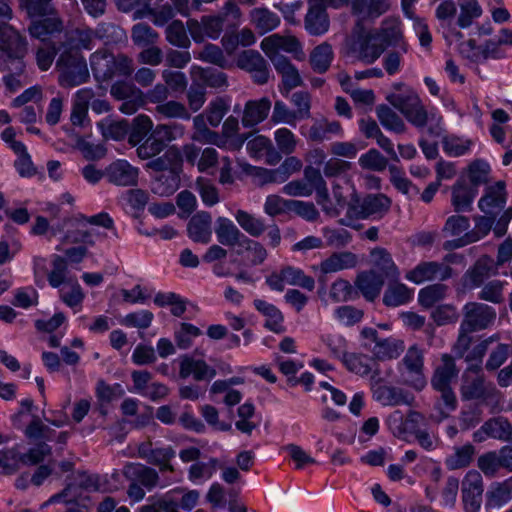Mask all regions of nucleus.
<instances>
[{
	"label": "nucleus",
	"mask_w": 512,
	"mask_h": 512,
	"mask_svg": "<svg viewBox=\"0 0 512 512\" xmlns=\"http://www.w3.org/2000/svg\"><path fill=\"white\" fill-rule=\"evenodd\" d=\"M440 393L439 398L435 401L434 410L436 414L433 416L436 421L440 422L446 419L451 412L457 408V398L452 387L433 388Z\"/></svg>",
	"instance_id": "38"
},
{
	"label": "nucleus",
	"mask_w": 512,
	"mask_h": 512,
	"mask_svg": "<svg viewBox=\"0 0 512 512\" xmlns=\"http://www.w3.org/2000/svg\"><path fill=\"white\" fill-rule=\"evenodd\" d=\"M453 269L445 263L423 261L406 274V279L420 284L426 281H445L452 277Z\"/></svg>",
	"instance_id": "12"
},
{
	"label": "nucleus",
	"mask_w": 512,
	"mask_h": 512,
	"mask_svg": "<svg viewBox=\"0 0 512 512\" xmlns=\"http://www.w3.org/2000/svg\"><path fill=\"white\" fill-rule=\"evenodd\" d=\"M342 362L350 372L366 376L372 371L374 359L361 353H347L343 354Z\"/></svg>",
	"instance_id": "45"
},
{
	"label": "nucleus",
	"mask_w": 512,
	"mask_h": 512,
	"mask_svg": "<svg viewBox=\"0 0 512 512\" xmlns=\"http://www.w3.org/2000/svg\"><path fill=\"white\" fill-rule=\"evenodd\" d=\"M387 100L411 125L417 129L428 126V134L433 137L441 136V117L429 113L414 90L407 89L399 94H391Z\"/></svg>",
	"instance_id": "2"
},
{
	"label": "nucleus",
	"mask_w": 512,
	"mask_h": 512,
	"mask_svg": "<svg viewBox=\"0 0 512 512\" xmlns=\"http://www.w3.org/2000/svg\"><path fill=\"white\" fill-rule=\"evenodd\" d=\"M212 217L208 212L195 214L188 223L189 237L199 243H208L212 235Z\"/></svg>",
	"instance_id": "32"
},
{
	"label": "nucleus",
	"mask_w": 512,
	"mask_h": 512,
	"mask_svg": "<svg viewBox=\"0 0 512 512\" xmlns=\"http://www.w3.org/2000/svg\"><path fill=\"white\" fill-rule=\"evenodd\" d=\"M412 297V290L398 282L389 283L383 295V303L387 307H398L406 304Z\"/></svg>",
	"instance_id": "46"
},
{
	"label": "nucleus",
	"mask_w": 512,
	"mask_h": 512,
	"mask_svg": "<svg viewBox=\"0 0 512 512\" xmlns=\"http://www.w3.org/2000/svg\"><path fill=\"white\" fill-rule=\"evenodd\" d=\"M253 304L254 307L266 317L265 327L267 329L277 334L285 331L282 325L284 316L276 306L261 299H255Z\"/></svg>",
	"instance_id": "36"
},
{
	"label": "nucleus",
	"mask_w": 512,
	"mask_h": 512,
	"mask_svg": "<svg viewBox=\"0 0 512 512\" xmlns=\"http://www.w3.org/2000/svg\"><path fill=\"white\" fill-rule=\"evenodd\" d=\"M165 38L168 43L178 48L188 49L191 45L186 27L181 20H173L167 25Z\"/></svg>",
	"instance_id": "48"
},
{
	"label": "nucleus",
	"mask_w": 512,
	"mask_h": 512,
	"mask_svg": "<svg viewBox=\"0 0 512 512\" xmlns=\"http://www.w3.org/2000/svg\"><path fill=\"white\" fill-rule=\"evenodd\" d=\"M371 259L374 266L381 271V274L386 278L397 279L399 271L390 255V253L381 247L374 248L371 253Z\"/></svg>",
	"instance_id": "44"
},
{
	"label": "nucleus",
	"mask_w": 512,
	"mask_h": 512,
	"mask_svg": "<svg viewBox=\"0 0 512 512\" xmlns=\"http://www.w3.org/2000/svg\"><path fill=\"white\" fill-rule=\"evenodd\" d=\"M216 369L208 365L203 359H196L185 354L179 358V377L186 379L190 376L195 381H210L216 376Z\"/></svg>",
	"instance_id": "18"
},
{
	"label": "nucleus",
	"mask_w": 512,
	"mask_h": 512,
	"mask_svg": "<svg viewBox=\"0 0 512 512\" xmlns=\"http://www.w3.org/2000/svg\"><path fill=\"white\" fill-rule=\"evenodd\" d=\"M490 438L508 441L512 437V424L504 417H495L485 422Z\"/></svg>",
	"instance_id": "55"
},
{
	"label": "nucleus",
	"mask_w": 512,
	"mask_h": 512,
	"mask_svg": "<svg viewBox=\"0 0 512 512\" xmlns=\"http://www.w3.org/2000/svg\"><path fill=\"white\" fill-rule=\"evenodd\" d=\"M460 14L457 24L461 28L469 27L475 18L482 14V9L477 0H460Z\"/></svg>",
	"instance_id": "61"
},
{
	"label": "nucleus",
	"mask_w": 512,
	"mask_h": 512,
	"mask_svg": "<svg viewBox=\"0 0 512 512\" xmlns=\"http://www.w3.org/2000/svg\"><path fill=\"white\" fill-rule=\"evenodd\" d=\"M155 113L165 119L189 120L191 112L187 106L176 100H167L161 105H156Z\"/></svg>",
	"instance_id": "49"
},
{
	"label": "nucleus",
	"mask_w": 512,
	"mask_h": 512,
	"mask_svg": "<svg viewBox=\"0 0 512 512\" xmlns=\"http://www.w3.org/2000/svg\"><path fill=\"white\" fill-rule=\"evenodd\" d=\"M90 66L97 81H108L116 75L130 76L134 71L132 58L108 51L94 52L90 57Z\"/></svg>",
	"instance_id": "4"
},
{
	"label": "nucleus",
	"mask_w": 512,
	"mask_h": 512,
	"mask_svg": "<svg viewBox=\"0 0 512 512\" xmlns=\"http://www.w3.org/2000/svg\"><path fill=\"white\" fill-rule=\"evenodd\" d=\"M152 133L166 147L168 143L184 136L185 127L179 123L158 124L152 130Z\"/></svg>",
	"instance_id": "57"
},
{
	"label": "nucleus",
	"mask_w": 512,
	"mask_h": 512,
	"mask_svg": "<svg viewBox=\"0 0 512 512\" xmlns=\"http://www.w3.org/2000/svg\"><path fill=\"white\" fill-rule=\"evenodd\" d=\"M498 269L495 261L488 255H482L463 274L461 282L465 290H472L481 287L490 276L496 275Z\"/></svg>",
	"instance_id": "14"
},
{
	"label": "nucleus",
	"mask_w": 512,
	"mask_h": 512,
	"mask_svg": "<svg viewBox=\"0 0 512 512\" xmlns=\"http://www.w3.org/2000/svg\"><path fill=\"white\" fill-rule=\"evenodd\" d=\"M182 161L180 150L172 146L166 152L156 158H152L146 167L156 172H167L169 169L176 167Z\"/></svg>",
	"instance_id": "47"
},
{
	"label": "nucleus",
	"mask_w": 512,
	"mask_h": 512,
	"mask_svg": "<svg viewBox=\"0 0 512 512\" xmlns=\"http://www.w3.org/2000/svg\"><path fill=\"white\" fill-rule=\"evenodd\" d=\"M131 39L136 46L148 47L155 44L159 34L146 23H137L131 29Z\"/></svg>",
	"instance_id": "53"
},
{
	"label": "nucleus",
	"mask_w": 512,
	"mask_h": 512,
	"mask_svg": "<svg viewBox=\"0 0 512 512\" xmlns=\"http://www.w3.org/2000/svg\"><path fill=\"white\" fill-rule=\"evenodd\" d=\"M391 201L384 194H370L348 206L347 218L352 219H378L382 218L390 209Z\"/></svg>",
	"instance_id": "7"
},
{
	"label": "nucleus",
	"mask_w": 512,
	"mask_h": 512,
	"mask_svg": "<svg viewBox=\"0 0 512 512\" xmlns=\"http://www.w3.org/2000/svg\"><path fill=\"white\" fill-rule=\"evenodd\" d=\"M27 54H12L7 56H0V70L6 74L16 76L26 75V62L25 57Z\"/></svg>",
	"instance_id": "58"
},
{
	"label": "nucleus",
	"mask_w": 512,
	"mask_h": 512,
	"mask_svg": "<svg viewBox=\"0 0 512 512\" xmlns=\"http://www.w3.org/2000/svg\"><path fill=\"white\" fill-rule=\"evenodd\" d=\"M68 265L65 258L59 255H54L52 259V270L47 274V279L53 288H58L64 283L72 282L67 279Z\"/></svg>",
	"instance_id": "54"
},
{
	"label": "nucleus",
	"mask_w": 512,
	"mask_h": 512,
	"mask_svg": "<svg viewBox=\"0 0 512 512\" xmlns=\"http://www.w3.org/2000/svg\"><path fill=\"white\" fill-rule=\"evenodd\" d=\"M98 127L105 139L122 140L128 133L129 125L126 120L114 121L106 118L100 121Z\"/></svg>",
	"instance_id": "52"
},
{
	"label": "nucleus",
	"mask_w": 512,
	"mask_h": 512,
	"mask_svg": "<svg viewBox=\"0 0 512 512\" xmlns=\"http://www.w3.org/2000/svg\"><path fill=\"white\" fill-rule=\"evenodd\" d=\"M385 50L390 46H399L403 53H407L408 45L405 41L401 21L398 18H386L381 26L374 32Z\"/></svg>",
	"instance_id": "19"
},
{
	"label": "nucleus",
	"mask_w": 512,
	"mask_h": 512,
	"mask_svg": "<svg viewBox=\"0 0 512 512\" xmlns=\"http://www.w3.org/2000/svg\"><path fill=\"white\" fill-rule=\"evenodd\" d=\"M459 369L455 359L450 354H443L440 364L434 369L431 377L432 388L451 387L452 381L458 376Z\"/></svg>",
	"instance_id": "26"
},
{
	"label": "nucleus",
	"mask_w": 512,
	"mask_h": 512,
	"mask_svg": "<svg viewBox=\"0 0 512 512\" xmlns=\"http://www.w3.org/2000/svg\"><path fill=\"white\" fill-rule=\"evenodd\" d=\"M242 18V11L235 0H227L216 14L204 15L200 20L190 18L187 29L195 43H203L206 38L216 40L224 30H235Z\"/></svg>",
	"instance_id": "1"
},
{
	"label": "nucleus",
	"mask_w": 512,
	"mask_h": 512,
	"mask_svg": "<svg viewBox=\"0 0 512 512\" xmlns=\"http://www.w3.org/2000/svg\"><path fill=\"white\" fill-rule=\"evenodd\" d=\"M505 282L500 280H492L483 284L481 291L478 294V298L482 301L490 302L493 304H500L504 301V290Z\"/></svg>",
	"instance_id": "62"
},
{
	"label": "nucleus",
	"mask_w": 512,
	"mask_h": 512,
	"mask_svg": "<svg viewBox=\"0 0 512 512\" xmlns=\"http://www.w3.org/2000/svg\"><path fill=\"white\" fill-rule=\"evenodd\" d=\"M249 20L260 35L275 30L281 23L280 16L267 7H255L250 10Z\"/></svg>",
	"instance_id": "27"
},
{
	"label": "nucleus",
	"mask_w": 512,
	"mask_h": 512,
	"mask_svg": "<svg viewBox=\"0 0 512 512\" xmlns=\"http://www.w3.org/2000/svg\"><path fill=\"white\" fill-rule=\"evenodd\" d=\"M402 363L409 374L406 384L416 391H422L427 385L424 375V352L417 345L408 348Z\"/></svg>",
	"instance_id": "11"
},
{
	"label": "nucleus",
	"mask_w": 512,
	"mask_h": 512,
	"mask_svg": "<svg viewBox=\"0 0 512 512\" xmlns=\"http://www.w3.org/2000/svg\"><path fill=\"white\" fill-rule=\"evenodd\" d=\"M461 325L474 332L492 327L497 318V312L488 304L482 302H467L462 308Z\"/></svg>",
	"instance_id": "8"
},
{
	"label": "nucleus",
	"mask_w": 512,
	"mask_h": 512,
	"mask_svg": "<svg viewBox=\"0 0 512 512\" xmlns=\"http://www.w3.org/2000/svg\"><path fill=\"white\" fill-rule=\"evenodd\" d=\"M352 13L358 17L360 22L374 19L384 14L389 9L388 0H352Z\"/></svg>",
	"instance_id": "29"
},
{
	"label": "nucleus",
	"mask_w": 512,
	"mask_h": 512,
	"mask_svg": "<svg viewBox=\"0 0 512 512\" xmlns=\"http://www.w3.org/2000/svg\"><path fill=\"white\" fill-rule=\"evenodd\" d=\"M237 256H246L249 265L259 266L264 263L268 256L266 248L258 241L249 238L247 235L242 237V240L234 249Z\"/></svg>",
	"instance_id": "31"
},
{
	"label": "nucleus",
	"mask_w": 512,
	"mask_h": 512,
	"mask_svg": "<svg viewBox=\"0 0 512 512\" xmlns=\"http://www.w3.org/2000/svg\"><path fill=\"white\" fill-rule=\"evenodd\" d=\"M138 177L139 169L124 159H117L105 168V178L116 186H136Z\"/></svg>",
	"instance_id": "17"
},
{
	"label": "nucleus",
	"mask_w": 512,
	"mask_h": 512,
	"mask_svg": "<svg viewBox=\"0 0 512 512\" xmlns=\"http://www.w3.org/2000/svg\"><path fill=\"white\" fill-rule=\"evenodd\" d=\"M52 448L45 442H40L34 447L30 448L26 453H23L19 457V461L24 465H37L45 460L46 457L50 456Z\"/></svg>",
	"instance_id": "63"
},
{
	"label": "nucleus",
	"mask_w": 512,
	"mask_h": 512,
	"mask_svg": "<svg viewBox=\"0 0 512 512\" xmlns=\"http://www.w3.org/2000/svg\"><path fill=\"white\" fill-rule=\"evenodd\" d=\"M384 51L385 45L381 44L374 32L359 34L349 45V53L366 65L373 64Z\"/></svg>",
	"instance_id": "10"
},
{
	"label": "nucleus",
	"mask_w": 512,
	"mask_h": 512,
	"mask_svg": "<svg viewBox=\"0 0 512 512\" xmlns=\"http://www.w3.org/2000/svg\"><path fill=\"white\" fill-rule=\"evenodd\" d=\"M271 62L275 70L281 75L285 89L291 90L302 85V78L297 68L287 57H278Z\"/></svg>",
	"instance_id": "37"
},
{
	"label": "nucleus",
	"mask_w": 512,
	"mask_h": 512,
	"mask_svg": "<svg viewBox=\"0 0 512 512\" xmlns=\"http://www.w3.org/2000/svg\"><path fill=\"white\" fill-rule=\"evenodd\" d=\"M374 399L384 406H413L415 396L402 388L384 385L374 389Z\"/></svg>",
	"instance_id": "22"
},
{
	"label": "nucleus",
	"mask_w": 512,
	"mask_h": 512,
	"mask_svg": "<svg viewBox=\"0 0 512 512\" xmlns=\"http://www.w3.org/2000/svg\"><path fill=\"white\" fill-rule=\"evenodd\" d=\"M495 215H484L475 218V229L467 232L461 239L456 241L455 247H460L478 241L486 236L491 230L495 219Z\"/></svg>",
	"instance_id": "43"
},
{
	"label": "nucleus",
	"mask_w": 512,
	"mask_h": 512,
	"mask_svg": "<svg viewBox=\"0 0 512 512\" xmlns=\"http://www.w3.org/2000/svg\"><path fill=\"white\" fill-rule=\"evenodd\" d=\"M448 287L442 283H435L422 288L418 294V301L422 307L431 308L446 297Z\"/></svg>",
	"instance_id": "51"
},
{
	"label": "nucleus",
	"mask_w": 512,
	"mask_h": 512,
	"mask_svg": "<svg viewBox=\"0 0 512 512\" xmlns=\"http://www.w3.org/2000/svg\"><path fill=\"white\" fill-rule=\"evenodd\" d=\"M475 447L471 443L455 446L453 452L445 459V466L449 470H457L468 467L475 455Z\"/></svg>",
	"instance_id": "42"
},
{
	"label": "nucleus",
	"mask_w": 512,
	"mask_h": 512,
	"mask_svg": "<svg viewBox=\"0 0 512 512\" xmlns=\"http://www.w3.org/2000/svg\"><path fill=\"white\" fill-rule=\"evenodd\" d=\"M383 285V276L373 270L360 273L355 280V286L367 301H374L379 296Z\"/></svg>",
	"instance_id": "30"
},
{
	"label": "nucleus",
	"mask_w": 512,
	"mask_h": 512,
	"mask_svg": "<svg viewBox=\"0 0 512 512\" xmlns=\"http://www.w3.org/2000/svg\"><path fill=\"white\" fill-rule=\"evenodd\" d=\"M363 347L372 353L375 360L385 361L399 357L405 349L404 342L392 337L385 338L381 343L371 346L370 343H363Z\"/></svg>",
	"instance_id": "28"
},
{
	"label": "nucleus",
	"mask_w": 512,
	"mask_h": 512,
	"mask_svg": "<svg viewBox=\"0 0 512 512\" xmlns=\"http://www.w3.org/2000/svg\"><path fill=\"white\" fill-rule=\"evenodd\" d=\"M215 234L221 245L231 247L233 250L242 240V237L245 236V234L226 217H218L216 219Z\"/></svg>",
	"instance_id": "33"
},
{
	"label": "nucleus",
	"mask_w": 512,
	"mask_h": 512,
	"mask_svg": "<svg viewBox=\"0 0 512 512\" xmlns=\"http://www.w3.org/2000/svg\"><path fill=\"white\" fill-rule=\"evenodd\" d=\"M234 216L239 226L252 237H259L266 230L264 221L247 211L237 210Z\"/></svg>",
	"instance_id": "50"
},
{
	"label": "nucleus",
	"mask_w": 512,
	"mask_h": 512,
	"mask_svg": "<svg viewBox=\"0 0 512 512\" xmlns=\"http://www.w3.org/2000/svg\"><path fill=\"white\" fill-rule=\"evenodd\" d=\"M176 170L177 167H173L155 177L151 183L152 192L162 197L174 194L180 184V177Z\"/></svg>",
	"instance_id": "35"
},
{
	"label": "nucleus",
	"mask_w": 512,
	"mask_h": 512,
	"mask_svg": "<svg viewBox=\"0 0 512 512\" xmlns=\"http://www.w3.org/2000/svg\"><path fill=\"white\" fill-rule=\"evenodd\" d=\"M59 72L58 83L61 87L72 88L88 81L90 75L82 54L62 52L56 61Z\"/></svg>",
	"instance_id": "5"
},
{
	"label": "nucleus",
	"mask_w": 512,
	"mask_h": 512,
	"mask_svg": "<svg viewBox=\"0 0 512 512\" xmlns=\"http://www.w3.org/2000/svg\"><path fill=\"white\" fill-rule=\"evenodd\" d=\"M459 391L463 401H479L491 406L502 401V393L494 383L487 381L479 364H471L463 371Z\"/></svg>",
	"instance_id": "3"
},
{
	"label": "nucleus",
	"mask_w": 512,
	"mask_h": 512,
	"mask_svg": "<svg viewBox=\"0 0 512 512\" xmlns=\"http://www.w3.org/2000/svg\"><path fill=\"white\" fill-rule=\"evenodd\" d=\"M376 115L381 125L396 134H403L407 130L404 120L390 106L380 104L376 107Z\"/></svg>",
	"instance_id": "41"
},
{
	"label": "nucleus",
	"mask_w": 512,
	"mask_h": 512,
	"mask_svg": "<svg viewBox=\"0 0 512 512\" xmlns=\"http://www.w3.org/2000/svg\"><path fill=\"white\" fill-rule=\"evenodd\" d=\"M483 482L481 474L470 470L462 480V500L466 512H478L482 503Z\"/></svg>",
	"instance_id": "15"
},
{
	"label": "nucleus",
	"mask_w": 512,
	"mask_h": 512,
	"mask_svg": "<svg viewBox=\"0 0 512 512\" xmlns=\"http://www.w3.org/2000/svg\"><path fill=\"white\" fill-rule=\"evenodd\" d=\"M306 31L313 36L325 34L330 27L326 7L320 1L309 0V8L304 18Z\"/></svg>",
	"instance_id": "21"
},
{
	"label": "nucleus",
	"mask_w": 512,
	"mask_h": 512,
	"mask_svg": "<svg viewBox=\"0 0 512 512\" xmlns=\"http://www.w3.org/2000/svg\"><path fill=\"white\" fill-rule=\"evenodd\" d=\"M477 194L475 187L463 180H458L451 188V204L456 212H467L472 208V202Z\"/></svg>",
	"instance_id": "34"
},
{
	"label": "nucleus",
	"mask_w": 512,
	"mask_h": 512,
	"mask_svg": "<svg viewBox=\"0 0 512 512\" xmlns=\"http://www.w3.org/2000/svg\"><path fill=\"white\" fill-rule=\"evenodd\" d=\"M282 276L289 285L300 286L309 291H312L315 287L314 279L305 275L301 269L286 266L282 268Z\"/></svg>",
	"instance_id": "59"
},
{
	"label": "nucleus",
	"mask_w": 512,
	"mask_h": 512,
	"mask_svg": "<svg viewBox=\"0 0 512 512\" xmlns=\"http://www.w3.org/2000/svg\"><path fill=\"white\" fill-rule=\"evenodd\" d=\"M201 334L202 332L198 327L190 323L182 322L175 331L174 338L180 349H188L192 346L193 338Z\"/></svg>",
	"instance_id": "64"
},
{
	"label": "nucleus",
	"mask_w": 512,
	"mask_h": 512,
	"mask_svg": "<svg viewBox=\"0 0 512 512\" xmlns=\"http://www.w3.org/2000/svg\"><path fill=\"white\" fill-rule=\"evenodd\" d=\"M17 53H28L26 37L9 24L0 25V56Z\"/></svg>",
	"instance_id": "20"
},
{
	"label": "nucleus",
	"mask_w": 512,
	"mask_h": 512,
	"mask_svg": "<svg viewBox=\"0 0 512 512\" xmlns=\"http://www.w3.org/2000/svg\"><path fill=\"white\" fill-rule=\"evenodd\" d=\"M506 202V183L500 180L485 187L483 195L478 201V207L486 215L498 216L504 209Z\"/></svg>",
	"instance_id": "16"
},
{
	"label": "nucleus",
	"mask_w": 512,
	"mask_h": 512,
	"mask_svg": "<svg viewBox=\"0 0 512 512\" xmlns=\"http://www.w3.org/2000/svg\"><path fill=\"white\" fill-rule=\"evenodd\" d=\"M333 58L332 46L323 42L313 48L309 55V63L314 72L323 74L330 68Z\"/></svg>",
	"instance_id": "39"
},
{
	"label": "nucleus",
	"mask_w": 512,
	"mask_h": 512,
	"mask_svg": "<svg viewBox=\"0 0 512 512\" xmlns=\"http://www.w3.org/2000/svg\"><path fill=\"white\" fill-rule=\"evenodd\" d=\"M260 48L270 61H274L278 57H285L280 50L293 54L297 60L305 58L301 42L292 35L272 34L267 36L261 41Z\"/></svg>",
	"instance_id": "9"
},
{
	"label": "nucleus",
	"mask_w": 512,
	"mask_h": 512,
	"mask_svg": "<svg viewBox=\"0 0 512 512\" xmlns=\"http://www.w3.org/2000/svg\"><path fill=\"white\" fill-rule=\"evenodd\" d=\"M237 66L251 74L256 84L263 85L268 82L270 71L267 61L256 50H244L237 57Z\"/></svg>",
	"instance_id": "13"
},
{
	"label": "nucleus",
	"mask_w": 512,
	"mask_h": 512,
	"mask_svg": "<svg viewBox=\"0 0 512 512\" xmlns=\"http://www.w3.org/2000/svg\"><path fill=\"white\" fill-rule=\"evenodd\" d=\"M113 24L100 23L98 27L93 30L91 28H75L69 30L64 35V41L59 45L62 52H70V54H81V50H90L94 38H102L104 33L109 29H114Z\"/></svg>",
	"instance_id": "6"
},
{
	"label": "nucleus",
	"mask_w": 512,
	"mask_h": 512,
	"mask_svg": "<svg viewBox=\"0 0 512 512\" xmlns=\"http://www.w3.org/2000/svg\"><path fill=\"white\" fill-rule=\"evenodd\" d=\"M357 262V256L352 252H336L325 259L321 263L320 268L323 273H334L353 268L357 265Z\"/></svg>",
	"instance_id": "40"
},
{
	"label": "nucleus",
	"mask_w": 512,
	"mask_h": 512,
	"mask_svg": "<svg viewBox=\"0 0 512 512\" xmlns=\"http://www.w3.org/2000/svg\"><path fill=\"white\" fill-rule=\"evenodd\" d=\"M63 21L59 18H45L37 22H33L29 26V33L32 37L48 42L49 45L56 43L54 40L63 31Z\"/></svg>",
	"instance_id": "25"
},
{
	"label": "nucleus",
	"mask_w": 512,
	"mask_h": 512,
	"mask_svg": "<svg viewBox=\"0 0 512 512\" xmlns=\"http://www.w3.org/2000/svg\"><path fill=\"white\" fill-rule=\"evenodd\" d=\"M230 108L229 101L223 97H217L211 101L205 110L206 120L212 127H217Z\"/></svg>",
	"instance_id": "60"
},
{
	"label": "nucleus",
	"mask_w": 512,
	"mask_h": 512,
	"mask_svg": "<svg viewBox=\"0 0 512 512\" xmlns=\"http://www.w3.org/2000/svg\"><path fill=\"white\" fill-rule=\"evenodd\" d=\"M122 472L127 480L135 481L148 490L155 488L160 479L155 469L140 463L128 462L125 464Z\"/></svg>",
	"instance_id": "24"
},
{
	"label": "nucleus",
	"mask_w": 512,
	"mask_h": 512,
	"mask_svg": "<svg viewBox=\"0 0 512 512\" xmlns=\"http://www.w3.org/2000/svg\"><path fill=\"white\" fill-rule=\"evenodd\" d=\"M491 168L488 162L483 159L473 160L467 168L470 183L477 187L489 182Z\"/></svg>",
	"instance_id": "56"
},
{
	"label": "nucleus",
	"mask_w": 512,
	"mask_h": 512,
	"mask_svg": "<svg viewBox=\"0 0 512 512\" xmlns=\"http://www.w3.org/2000/svg\"><path fill=\"white\" fill-rule=\"evenodd\" d=\"M272 103L268 97L249 100L245 103L241 123L245 128H253L269 115Z\"/></svg>",
	"instance_id": "23"
}]
</instances>
